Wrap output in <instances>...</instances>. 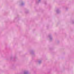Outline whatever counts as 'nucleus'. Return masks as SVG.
Segmentation results:
<instances>
[{"instance_id": "1", "label": "nucleus", "mask_w": 74, "mask_h": 74, "mask_svg": "<svg viewBox=\"0 0 74 74\" xmlns=\"http://www.w3.org/2000/svg\"><path fill=\"white\" fill-rule=\"evenodd\" d=\"M47 38H49L50 41H52L53 40V37H52V36L51 34L47 36Z\"/></svg>"}, {"instance_id": "2", "label": "nucleus", "mask_w": 74, "mask_h": 74, "mask_svg": "<svg viewBox=\"0 0 74 74\" xmlns=\"http://www.w3.org/2000/svg\"><path fill=\"white\" fill-rule=\"evenodd\" d=\"M56 12L57 14H59L61 11L59 9H57L56 10Z\"/></svg>"}, {"instance_id": "3", "label": "nucleus", "mask_w": 74, "mask_h": 74, "mask_svg": "<svg viewBox=\"0 0 74 74\" xmlns=\"http://www.w3.org/2000/svg\"><path fill=\"white\" fill-rule=\"evenodd\" d=\"M20 3H21L20 5H25V3L23 1H20Z\"/></svg>"}, {"instance_id": "4", "label": "nucleus", "mask_w": 74, "mask_h": 74, "mask_svg": "<svg viewBox=\"0 0 74 74\" xmlns=\"http://www.w3.org/2000/svg\"><path fill=\"white\" fill-rule=\"evenodd\" d=\"M23 74H29V71H25L23 72Z\"/></svg>"}, {"instance_id": "5", "label": "nucleus", "mask_w": 74, "mask_h": 74, "mask_svg": "<svg viewBox=\"0 0 74 74\" xmlns=\"http://www.w3.org/2000/svg\"><path fill=\"white\" fill-rule=\"evenodd\" d=\"M70 22L71 23H72V24H74V19L71 20Z\"/></svg>"}, {"instance_id": "6", "label": "nucleus", "mask_w": 74, "mask_h": 74, "mask_svg": "<svg viewBox=\"0 0 74 74\" xmlns=\"http://www.w3.org/2000/svg\"><path fill=\"white\" fill-rule=\"evenodd\" d=\"M41 1V0H36V3L37 4L38 3H40Z\"/></svg>"}, {"instance_id": "7", "label": "nucleus", "mask_w": 74, "mask_h": 74, "mask_svg": "<svg viewBox=\"0 0 74 74\" xmlns=\"http://www.w3.org/2000/svg\"><path fill=\"white\" fill-rule=\"evenodd\" d=\"M29 52L31 54H33L34 53V51L33 50H30L29 51Z\"/></svg>"}, {"instance_id": "8", "label": "nucleus", "mask_w": 74, "mask_h": 74, "mask_svg": "<svg viewBox=\"0 0 74 74\" xmlns=\"http://www.w3.org/2000/svg\"><path fill=\"white\" fill-rule=\"evenodd\" d=\"M38 62L39 64H40V63H41V62H42V61H41V60H38Z\"/></svg>"}, {"instance_id": "9", "label": "nucleus", "mask_w": 74, "mask_h": 74, "mask_svg": "<svg viewBox=\"0 0 74 74\" xmlns=\"http://www.w3.org/2000/svg\"><path fill=\"white\" fill-rule=\"evenodd\" d=\"M14 58H14V57L13 56H11L10 57L11 60H12V59H14Z\"/></svg>"}, {"instance_id": "10", "label": "nucleus", "mask_w": 74, "mask_h": 74, "mask_svg": "<svg viewBox=\"0 0 74 74\" xmlns=\"http://www.w3.org/2000/svg\"><path fill=\"white\" fill-rule=\"evenodd\" d=\"M26 13H27L28 12V11L27 10L26 11H25Z\"/></svg>"}]
</instances>
